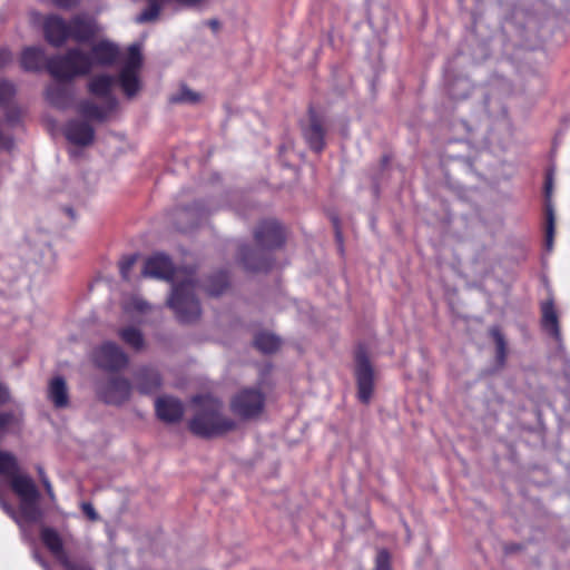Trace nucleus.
<instances>
[{"instance_id":"nucleus-1","label":"nucleus","mask_w":570,"mask_h":570,"mask_svg":"<svg viewBox=\"0 0 570 570\" xmlns=\"http://www.w3.org/2000/svg\"><path fill=\"white\" fill-rule=\"evenodd\" d=\"M257 247L242 245L239 259L244 268L249 272H268L274 259L269 250L281 248L286 239L285 228L275 219H266L258 224L254 232Z\"/></svg>"},{"instance_id":"nucleus-2","label":"nucleus","mask_w":570,"mask_h":570,"mask_svg":"<svg viewBox=\"0 0 570 570\" xmlns=\"http://www.w3.org/2000/svg\"><path fill=\"white\" fill-rule=\"evenodd\" d=\"M193 403L197 406L188 422L189 431L202 439L226 435L237 429V422L223 414V404L210 395H196Z\"/></svg>"},{"instance_id":"nucleus-3","label":"nucleus","mask_w":570,"mask_h":570,"mask_svg":"<svg viewBox=\"0 0 570 570\" xmlns=\"http://www.w3.org/2000/svg\"><path fill=\"white\" fill-rule=\"evenodd\" d=\"M0 475L10 481L12 491L19 497L22 517L30 522L37 521L40 492L29 475L20 473L18 459L9 451L0 450Z\"/></svg>"},{"instance_id":"nucleus-4","label":"nucleus","mask_w":570,"mask_h":570,"mask_svg":"<svg viewBox=\"0 0 570 570\" xmlns=\"http://www.w3.org/2000/svg\"><path fill=\"white\" fill-rule=\"evenodd\" d=\"M47 71L57 81H71L87 76L92 69L90 56L79 48L68 49L63 55H55L47 60Z\"/></svg>"},{"instance_id":"nucleus-5","label":"nucleus","mask_w":570,"mask_h":570,"mask_svg":"<svg viewBox=\"0 0 570 570\" xmlns=\"http://www.w3.org/2000/svg\"><path fill=\"white\" fill-rule=\"evenodd\" d=\"M194 275L195 271H191L186 279L174 284L167 301L177 320L184 324L196 322L202 314L199 301L195 295L196 282Z\"/></svg>"},{"instance_id":"nucleus-6","label":"nucleus","mask_w":570,"mask_h":570,"mask_svg":"<svg viewBox=\"0 0 570 570\" xmlns=\"http://www.w3.org/2000/svg\"><path fill=\"white\" fill-rule=\"evenodd\" d=\"M265 394L256 387L239 390L230 400V411L242 420L258 417L265 410Z\"/></svg>"},{"instance_id":"nucleus-7","label":"nucleus","mask_w":570,"mask_h":570,"mask_svg":"<svg viewBox=\"0 0 570 570\" xmlns=\"http://www.w3.org/2000/svg\"><path fill=\"white\" fill-rule=\"evenodd\" d=\"M94 363L97 367L116 373L128 365L127 354L114 342H105L92 354Z\"/></svg>"},{"instance_id":"nucleus-8","label":"nucleus","mask_w":570,"mask_h":570,"mask_svg":"<svg viewBox=\"0 0 570 570\" xmlns=\"http://www.w3.org/2000/svg\"><path fill=\"white\" fill-rule=\"evenodd\" d=\"M131 383L122 376H111L98 387V396L106 404L122 405L131 395Z\"/></svg>"},{"instance_id":"nucleus-9","label":"nucleus","mask_w":570,"mask_h":570,"mask_svg":"<svg viewBox=\"0 0 570 570\" xmlns=\"http://www.w3.org/2000/svg\"><path fill=\"white\" fill-rule=\"evenodd\" d=\"M303 137L308 147L321 153L325 147V127L323 118L312 107L308 109V121L302 126Z\"/></svg>"},{"instance_id":"nucleus-10","label":"nucleus","mask_w":570,"mask_h":570,"mask_svg":"<svg viewBox=\"0 0 570 570\" xmlns=\"http://www.w3.org/2000/svg\"><path fill=\"white\" fill-rule=\"evenodd\" d=\"M176 268L170 257L164 253H155L146 258L141 275L144 277L173 281Z\"/></svg>"},{"instance_id":"nucleus-11","label":"nucleus","mask_w":570,"mask_h":570,"mask_svg":"<svg viewBox=\"0 0 570 570\" xmlns=\"http://www.w3.org/2000/svg\"><path fill=\"white\" fill-rule=\"evenodd\" d=\"M69 29L68 21L58 14H49L43 19V37L52 47L60 48L70 39Z\"/></svg>"},{"instance_id":"nucleus-12","label":"nucleus","mask_w":570,"mask_h":570,"mask_svg":"<svg viewBox=\"0 0 570 570\" xmlns=\"http://www.w3.org/2000/svg\"><path fill=\"white\" fill-rule=\"evenodd\" d=\"M155 412L157 417L165 423H178L184 415V404L174 396H158L155 401Z\"/></svg>"},{"instance_id":"nucleus-13","label":"nucleus","mask_w":570,"mask_h":570,"mask_svg":"<svg viewBox=\"0 0 570 570\" xmlns=\"http://www.w3.org/2000/svg\"><path fill=\"white\" fill-rule=\"evenodd\" d=\"M70 39L78 43L89 42L97 35L95 20L83 13L73 16L69 21Z\"/></svg>"},{"instance_id":"nucleus-14","label":"nucleus","mask_w":570,"mask_h":570,"mask_svg":"<svg viewBox=\"0 0 570 570\" xmlns=\"http://www.w3.org/2000/svg\"><path fill=\"white\" fill-rule=\"evenodd\" d=\"M375 373L367 356L358 351V401L367 403L374 392Z\"/></svg>"},{"instance_id":"nucleus-15","label":"nucleus","mask_w":570,"mask_h":570,"mask_svg":"<svg viewBox=\"0 0 570 570\" xmlns=\"http://www.w3.org/2000/svg\"><path fill=\"white\" fill-rule=\"evenodd\" d=\"M116 83V77L110 75H97L94 76L88 82V91L96 97L105 98L106 102H108L109 110H115L118 101L115 96H112L111 90L114 85Z\"/></svg>"},{"instance_id":"nucleus-16","label":"nucleus","mask_w":570,"mask_h":570,"mask_svg":"<svg viewBox=\"0 0 570 570\" xmlns=\"http://www.w3.org/2000/svg\"><path fill=\"white\" fill-rule=\"evenodd\" d=\"M65 136L76 146H89L95 139V129L86 121L69 120L65 127Z\"/></svg>"},{"instance_id":"nucleus-17","label":"nucleus","mask_w":570,"mask_h":570,"mask_svg":"<svg viewBox=\"0 0 570 570\" xmlns=\"http://www.w3.org/2000/svg\"><path fill=\"white\" fill-rule=\"evenodd\" d=\"M94 66H112L120 56L119 47L108 40H100L95 43L88 53Z\"/></svg>"},{"instance_id":"nucleus-18","label":"nucleus","mask_w":570,"mask_h":570,"mask_svg":"<svg viewBox=\"0 0 570 570\" xmlns=\"http://www.w3.org/2000/svg\"><path fill=\"white\" fill-rule=\"evenodd\" d=\"M135 379L137 389L141 394L154 393L161 386V376L154 367L144 366L139 368L135 374Z\"/></svg>"},{"instance_id":"nucleus-19","label":"nucleus","mask_w":570,"mask_h":570,"mask_svg":"<svg viewBox=\"0 0 570 570\" xmlns=\"http://www.w3.org/2000/svg\"><path fill=\"white\" fill-rule=\"evenodd\" d=\"M47 60L45 50L40 47H26L20 56V65L24 71H40Z\"/></svg>"},{"instance_id":"nucleus-20","label":"nucleus","mask_w":570,"mask_h":570,"mask_svg":"<svg viewBox=\"0 0 570 570\" xmlns=\"http://www.w3.org/2000/svg\"><path fill=\"white\" fill-rule=\"evenodd\" d=\"M139 71L128 70V68H121L116 82L119 83L122 92L127 98L135 97L141 87L139 79Z\"/></svg>"},{"instance_id":"nucleus-21","label":"nucleus","mask_w":570,"mask_h":570,"mask_svg":"<svg viewBox=\"0 0 570 570\" xmlns=\"http://www.w3.org/2000/svg\"><path fill=\"white\" fill-rule=\"evenodd\" d=\"M48 397L57 409L69 404L68 389L63 377L56 376L49 383Z\"/></svg>"},{"instance_id":"nucleus-22","label":"nucleus","mask_w":570,"mask_h":570,"mask_svg":"<svg viewBox=\"0 0 570 570\" xmlns=\"http://www.w3.org/2000/svg\"><path fill=\"white\" fill-rule=\"evenodd\" d=\"M46 98L51 106L65 109L71 102V92L66 86L51 85L46 90Z\"/></svg>"},{"instance_id":"nucleus-23","label":"nucleus","mask_w":570,"mask_h":570,"mask_svg":"<svg viewBox=\"0 0 570 570\" xmlns=\"http://www.w3.org/2000/svg\"><path fill=\"white\" fill-rule=\"evenodd\" d=\"M111 111L112 110H109L108 102H106L105 108L99 107L98 105H96L95 102H92L90 100H82L78 105V112L82 117L90 119V120L104 121L107 119L108 115Z\"/></svg>"},{"instance_id":"nucleus-24","label":"nucleus","mask_w":570,"mask_h":570,"mask_svg":"<svg viewBox=\"0 0 570 570\" xmlns=\"http://www.w3.org/2000/svg\"><path fill=\"white\" fill-rule=\"evenodd\" d=\"M228 273L226 271H218L207 278L205 291L209 296H219L228 288Z\"/></svg>"},{"instance_id":"nucleus-25","label":"nucleus","mask_w":570,"mask_h":570,"mask_svg":"<svg viewBox=\"0 0 570 570\" xmlns=\"http://www.w3.org/2000/svg\"><path fill=\"white\" fill-rule=\"evenodd\" d=\"M542 325L543 328L552 336H559L558 316L552 301L542 304Z\"/></svg>"},{"instance_id":"nucleus-26","label":"nucleus","mask_w":570,"mask_h":570,"mask_svg":"<svg viewBox=\"0 0 570 570\" xmlns=\"http://www.w3.org/2000/svg\"><path fill=\"white\" fill-rule=\"evenodd\" d=\"M254 346L265 354L276 352L281 346V340L271 333L261 332L254 338Z\"/></svg>"},{"instance_id":"nucleus-27","label":"nucleus","mask_w":570,"mask_h":570,"mask_svg":"<svg viewBox=\"0 0 570 570\" xmlns=\"http://www.w3.org/2000/svg\"><path fill=\"white\" fill-rule=\"evenodd\" d=\"M118 335L125 344H127L135 351H140L145 346L142 333L135 326H127L120 328Z\"/></svg>"},{"instance_id":"nucleus-28","label":"nucleus","mask_w":570,"mask_h":570,"mask_svg":"<svg viewBox=\"0 0 570 570\" xmlns=\"http://www.w3.org/2000/svg\"><path fill=\"white\" fill-rule=\"evenodd\" d=\"M42 543L55 554L63 553V542L59 533L52 528H43L40 533Z\"/></svg>"},{"instance_id":"nucleus-29","label":"nucleus","mask_w":570,"mask_h":570,"mask_svg":"<svg viewBox=\"0 0 570 570\" xmlns=\"http://www.w3.org/2000/svg\"><path fill=\"white\" fill-rule=\"evenodd\" d=\"M546 239L544 246L548 252H551L553 248V238H554V212L551 204L548 202L546 206Z\"/></svg>"},{"instance_id":"nucleus-30","label":"nucleus","mask_w":570,"mask_h":570,"mask_svg":"<svg viewBox=\"0 0 570 570\" xmlns=\"http://www.w3.org/2000/svg\"><path fill=\"white\" fill-rule=\"evenodd\" d=\"M164 0H148V7L137 17V22H150L158 18Z\"/></svg>"},{"instance_id":"nucleus-31","label":"nucleus","mask_w":570,"mask_h":570,"mask_svg":"<svg viewBox=\"0 0 570 570\" xmlns=\"http://www.w3.org/2000/svg\"><path fill=\"white\" fill-rule=\"evenodd\" d=\"M142 65V56L140 52V48L138 45H131L128 48V53L126 61L122 68H128V70L139 71Z\"/></svg>"},{"instance_id":"nucleus-32","label":"nucleus","mask_w":570,"mask_h":570,"mask_svg":"<svg viewBox=\"0 0 570 570\" xmlns=\"http://www.w3.org/2000/svg\"><path fill=\"white\" fill-rule=\"evenodd\" d=\"M16 95L14 85L6 79L0 80V107H6L10 104Z\"/></svg>"},{"instance_id":"nucleus-33","label":"nucleus","mask_w":570,"mask_h":570,"mask_svg":"<svg viewBox=\"0 0 570 570\" xmlns=\"http://www.w3.org/2000/svg\"><path fill=\"white\" fill-rule=\"evenodd\" d=\"M138 258H139V255L135 253V254L126 255L120 259L119 272H120L121 278L124 281H129L130 272H131L134 265L137 263Z\"/></svg>"},{"instance_id":"nucleus-34","label":"nucleus","mask_w":570,"mask_h":570,"mask_svg":"<svg viewBox=\"0 0 570 570\" xmlns=\"http://www.w3.org/2000/svg\"><path fill=\"white\" fill-rule=\"evenodd\" d=\"M391 559L387 550L382 549L377 551L372 570H393Z\"/></svg>"},{"instance_id":"nucleus-35","label":"nucleus","mask_w":570,"mask_h":570,"mask_svg":"<svg viewBox=\"0 0 570 570\" xmlns=\"http://www.w3.org/2000/svg\"><path fill=\"white\" fill-rule=\"evenodd\" d=\"M200 96L197 92L191 91L186 86L181 87L180 92L177 96L170 98L171 102H191L199 101Z\"/></svg>"},{"instance_id":"nucleus-36","label":"nucleus","mask_w":570,"mask_h":570,"mask_svg":"<svg viewBox=\"0 0 570 570\" xmlns=\"http://www.w3.org/2000/svg\"><path fill=\"white\" fill-rule=\"evenodd\" d=\"M14 422V413L11 411L0 412V442L4 439L7 430Z\"/></svg>"},{"instance_id":"nucleus-37","label":"nucleus","mask_w":570,"mask_h":570,"mask_svg":"<svg viewBox=\"0 0 570 570\" xmlns=\"http://www.w3.org/2000/svg\"><path fill=\"white\" fill-rule=\"evenodd\" d=\"M81 510L90 521H97L99 519V515L91 503L83 502L81 504Z\"/></svg>"},{"instance_id":"nucleus-38","label":"nucleus","mask_w":570,"mask_h":570,"mask_svg":"<svg viewBox=\"0 0 570 570\" xmlns=\"http://www.w3.org/2000/svg\"><path fill=\"white\" fill-rule=\"evenodd\" d=\"M491 333H492V335H493V337L495 340V343H497V346H498V352H499V354L502 355L504 353V347H505L503 336L501 335V333L497 328H493L491 331Z\"/></svg>"},{"instance_id":"nucleus-39","label":"nucleus","mask_w":570,"mask_h":570,"mask_svg":"<svg viewBox=\"0 0 570 570\" xmlns=\"http://www.w3.org/2000/svg\"><path fill=\"white\" fill-rule=\"evenodd\" d=\"M12 60V53L7 48L0 49V69L6 67Z\"/></svg>"},{"instance_id":"nucleus-40","label":"nucleus","mask_w":570,"mask_h":570,"mask_svg":"<svg viewBox=\"0 0 570 570\" xmlns=\"http://www.w3.org/2000/svg\"><path fill=\"white\" fill-rule=\"evenodd\" d=\"M53 4L60 9H70L75 7L79 0H52Z\"/></svg>"},{"instance_id":"nucleus-41","label":"nucleus","mask_w":570,"mask_h":570,"mask_svg":"<svg viewBox=\"0 0 570 570\" xmlns=\"http://www.w3.org/2000/svg\"><path fill=\"white\" fill-rule=\"evenodd\" d=\"M10 402V392L8 387L0 383V406Z\"/></svg>"},{"instance_id":"nucleus-42","label":"nucleus","mask_w":570,"mask_h":570,"mask_svg":"<svg viewBox=\"0 0 570 570\" xmlns=\"http://www.w3.org/2000/svg\"><path fill=\"white\" fill-rule=\"evenodd\" d=\"M42 485L48 494V497L51 499V500H55V493H53V489H52V485L49 481L48 478H42Z\"/></svg>"},{"instance_id":"nucleus-43","label":"nucleus","mask_w":570,"mask_h":570,"mask_svg":"<svg viewBox=\"0 0 570 570\" xmlns=\"http://www.w3.org/2000/svg\"><path fill=\"white\" fill-rule=\"evenodd\" d=\"M333 225H334V229H335L336 240H337L338 245L341 246L342 245V234H341V229H340V225H338V219L336 217L333 218Z\"/></svg>"},{"instance_id":"nucleus-44","label":"nucleus","mask_w":570,"mask_h":570,"mask_svg":"<svg viewBox=\"0 0 570 570\" xmlns=\"http://www.w3.org/2000/svg\"><path fill=\"white\" fill-rule=\"evenodd\" d=\"M551 193H552V180H551V177L548 176L547 181H546V196H547V198H550Z\"/></svg>"},{"instance_id":"nucleus-45","label":"nucleus","mask_w":570,"mask_h":570,"mask_svg":"<svg viewBox=\"0 0 570 570\" xmlns=\"http://www.w3.org/2000/svg\"><path fill=\"white\" fill-rule=\"evenodd\" d=\"M65 567L67 570H83L81 566H77L75 563H71L69 561H65Z\"/></svg>"},{"instance_id":"nucleus-46","label":"nucleus","mask_w":570,"mask_h":570,"mask_svg":"<svg viewBox=\"0 0 570 570\" xmlns=\"http://www.w3.org/2000/svg\"><path fill=\"white\" fill-rule=\"evenodd\" d=\"M207 24H208V26H209L214 31L218 30V28H219V21H218V20H216V19H210V20H208Z\"/></svg>"},{"instance_id":"nucleus-47","label":"nucleus","mask_w":570,"mask_h":570,"mask_svg":"<svg viewBox=\"0 0 570 570\" xmlns=\"http://www.w3.org/2000/svg\"><path fill=\"white\" fill-rule=\"evenodd\" d=\"M65 212H66V214H67L71 219H75V212H73V209H72V208H70V207H66V208H65Z\"/></svg>"},{"instance_id":"nucleus-48","label":"nucleus","mask_w":570,"mask_h":570,"mask_svg":"<svg viewBox=\"0 0 570 570\" xmlns=\"http://www.w3.org/2000/svg\"><path fill=\"white\" fill-rule=\"evenodd\" d=\"M37 471H38V474H39V478H40L41 481H42V478H47L42 466H38Z\"/></svg>"},{"instance_id":"nucleus-49","label":"nucleus","mask_w":570,"mask_h":570,"mask_svg":"<svg viewBox=\"0 0 570 570\" xmlns=\"http://www.w3.org/2000/svg\"><path fill=\"white\" fill-rule=\"evenodd\" d=\"M146 305H147V304H146V303H144V302L138 303V304H137V308H138L139 311H145Z\"/></svg>"}]
</instances>
